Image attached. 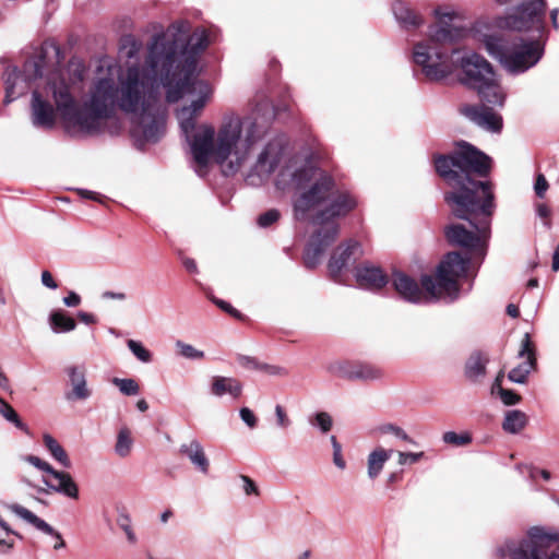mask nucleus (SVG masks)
Returning a JSON list of instances; mask_svg holds the SVG:
<instances>
[{"label": "nucleus", "mask_w": 559, "mask_h": 559, "mask_svg": "<svg viewBox=\"0 0 559 559\" xmlns=\"http://www.w3.org/2000/svg\"><path fill=\"white\" fill-rule=\"evenodd\" d=\"M209 44L206 29L191 32L186 20L171 23L163 34L154 36L143 61L134 59L141 44L129 38L124 62L109 58L98 61L82 106L76 103L73 90L84 81L86 68L80 59H71L64 69L50 74V95L56 110L68 128L81 132L97 130L102 119L121 111L130 117L136 141L154 143L165 133L162 90L168 103H176L185 95L193 96L190 105L177 111V118L198 175L203 176L213 160L225 176H234L261 145L246 178L251 185H260L277 171L278 189L299 191L293 203L295 219L318 226L304 255L306 265L314 267L337 237L336 218L352 212L357 201L349 192L337 189L333 177L312 158L286 157L285 135H270V118L265 114L271 116V112L266 103L246 116H224L216 130L206 123L195 127L197 117L213 96L211 84L191 79L198 58Z\"/></svg>", "instance_id": "nucleus-1"}, {"label": "nucleus", "mask_w": 559, "mask_h": 559, "mask_svg": "<svg viewBox=\"0 0 559 559\" xmlns=\"http://www.w3.org/2000/svg\"><path fill=\"white\" fill-rule=\"evenodd\" d=\"M480 197L474 198L473 191L464 193H447L445 201L453 214L468 222L472 229L462 224H453L445 228L447 240L464 249L469 258L478 260V265L487 254L490 238L491 215L493 213V193L490 183H479Z\"/></svg>", "instance_id": "nucleus-2"}, {"label": "nucleus", "mask_w": 559, "mask_h": 559, "mask_svg": "<svg viewBox=\"0 0 559 559\" xmlns=\"http://www.w3.org/2000/svg\"><path fill=\"white\" fill-rule=\"evenodd\" d=\"M435 14L438 23L429 27L427 37L414 45L412 58L426 78L440 80L456 71L457 49L450 46L462 37L463 29L448 23L456 16L453 11L438 9Z\"/></svg>", "instance_id": "nucleus-3"}, {"label": "nucleus", "mask_w": 559, "mask_h": 559, "mask_svg": "<svg viewBox=\"0 0 559 559\" xmlns=\"http://www.w3.org/2000/svg\"><path fill=\"white\" fill-rule=\"evenodd\" d=\"M437 173L453 188H459L454 193L473 191L474 198L480 197L479 183L471 179L468 173L478 176H487L490 171L491 159L483 152L468 143L459 144V151L452 156L440 155L435 159Z\"/></svg>", "instance_id": "nucleus-4"}, {"label": "nucleus", "mask_w": 559, "mask_h": 559, "mask_svg": "<svg viewBox=\"0 0 559 559\" xmlns=\"http://www.w3.org/2000/svg\"><path fill=\"white\" fill-rule=\"evenodd\" d=\"M456 70L461 69V81L477 91L480 99L497 107H503L507 93L499 84L491 64L480 55L457 49L454 57Z\"/></svg>", "instance_id": "nucleus-5"}, {"label": "nucleus", "mask_w": 559, "mask_h": 559, "mask_svg": "<svg viewBox=\"0 0 559 559\" xmlns=\"http://www.w3.org/2000/svg\"><path fill=\"white\" fill-rule=\"evenodd\" d=\"M487 52L512 74H520L533 68L543 57L544 48L537 40L514 38L512 40L496 35L483 39Z\"/></svg>", "instance_id": "nucleus-6"}, {"label": "nucleus", "mask_w": 559, "mask_h": 559, "mask_svg": "<svg viewBox=\"0 0 559 559\" xmlns=\"http://www.w3.org/2000/svg\"><path fill=\"white\" fill-rule=\"evenodd\" d=\"M478 260L463 258L459 252H449L438 265L436 276L421 277V286L430 295V299L448 298L453 301L460 294V280L467 276Z\"/></svg>", "instance_id": "nucleus-7"}, {"label": "nucleus", "mask_w": 559, "mask_h": 559, "mask_svg": "<svg viewBox=\"0 0 559 559\" xmlns=\"http://www.w3.org/2000/svg\"><path fill=\"white\" fill-rule=\"evenodd\" d=\"M500 557L512 559H559V534L542 527H532L527 538L508 540L498 548Z\"/></svg>", "instance_id": "nucleus-8"}, {"label": "nucleus", "mask_w": 559, "mask_h": 559, "mask_svg": "<svg viewBox=\"0 0 559 559\" xmlns=\"http://www.w3.org/2000/svg\"><path fill=\"white\" fill-rule=\"evenodd\" d=\"M545 11V0H531L522 3L515 14L500 19L498 26L520 32H540L544 28Z\"/></svg>", "instance_id": "nucleus-9"}, {"label": "nucleus", "mask_w": 559, "mask_h": 559, "mask_svg": "<svg viewBox=\"0 0 559 559\" xmlns=\"http://www.w3.org/2000/svg\"><path fill=\"white\" fill-rule=\"evenodd\" d=\"M43 59L28 60L25 62L23 72L20 73L15 68L5 70V97L4 102L11 103L21 95H24L32 86V82L43 75Z\"/></svg>", "instance_id": "nucleus-10"}, {"label": "nucleus", "mask_w": 559, "mask_h": 559, "mask_svg": "<svg viewBox=\"0 0 559 559\" xmlns=\"http://www.w3.org/2000/svg\"><path fill=\"white\" fill-rule=\"evenodd\" d=\"M329 371L347 380L374 381L383 377L381 368L367 362H337L329 366Z\"/></svg>", "instance_id": "nucleus-11"}, {"label": "nucleus", "mask_w": 559, "mask_h": 559, "mask_svg": "<svg viewBox=\"0 0 559 559\" xmlns=\"http://www.w3.org/2000/svg\"><path fill=\"white\" fill-rule=\"evenodd\" d=\"M460 110L462 115L485 130L500 132L502 129V117L490 107L465 105Z\"/></svg>", "instance_id": "nucleus-12"}, {"label": "nucleus", "mask_w": 559, "mask_h": 559, "mask_svg": "<svg viewBox=\"0 0 559 559\" xmlns=\"http://www.w3.org/2000/svg\"><path fill=\"white\" fill-rule=\"evenodd\" d=\"M391 281L400 297L408 302L421 304L436 300L430 299L428 292L424 287L421 289L416 281L405 273L394 272Z\"/></svg>", "instance_id": "nucleus-13"}, {"label": "nucleus", "mask_w": 559, "mask_h": 559, "mask_svg": "<svg viewBox=\"0 0 559 559\" xmlns=\"http://www.w3.org/2000/svg\"><path fill=\"white\" fill-rule=\"evenodd\" d=\"M519 358H523L524 361L519 366L514 367L509 372V379L515 383H524L527 379L528 373L535 368L536 357L535 350L531 341L530 335L526 333L521 342V348L518 354Z\"/></svg>", "instance_id": "nucleus-14"}, {"label": "nucleus", "mask_w": 559, "mask_h": 559, "mask_svg": "<svg viewBox=\"0 0 559 559\" xmlns=\"http://www.w3.org/2000/svg\"><path fill=\"white\" fill-rule=\"evenodd\" d=\"M71 391L66 394L68 401H85L92 395L87 386L86 371L83 366L71 365L66 368Z\"/></svg>", "instance_id": "nucleus-15"}, {"label": "nucleus", "mask_w": 559, "mask_h": 559, "mask_svg": "<svg viewBox=\"0 0 559 559\" xmlns=\"http://www.w3.org/2000/svg\"><path fill=\"white\" fill-rule=\"evenodd\" d=\"M8 509L14 513L16 516L21 518L28 524L36 527L38 531L43 532L44 534L51 535L57 539V543L55 544V549H61L66 546L64 540L62 539V536L59 532H57L51 525H49L44 520L39 519L36 514H34L28 509L24 508L21 504L12 503L8 506Z\"/></svg>", "instance_id": "nucleus-16"}, {"label": "nucleus", "mask_w": 559, "mask_h": 559, "mask_svg": "<svg viewBox=\"0 0 559 559\" xmlns=\"http://www.w3.org/2000/svg\"><path fill=\"white\" fill-rule=\"evenodd\" d=\"M362 254L364 251L360 243L355 240H350L345 246L338 247L329 262L331 274L335 277L347 263L352 260L355 261Z\"/></svg>", "instance_id": "nucleus-17"}, {"label": "nucleus", "mask_w": 559, "mask_h": 559, "mask_svg": "<svg viewBox=\"0 0 559 559\" xmlns=\"http://www.w3.org/2000/svg\"><path fill=\"white\" fill-rule=\"evenodd\" d=\"M355 277L360 287L371 290L380 289L388 283L382 270L368 263L356 267Z\"/></svg>", "instance_id": "nucleus-18"}, {"label": "nucleus", "mask_w": 559, "mask_h": 559, "mask_svg": "<svg viewBox=\"0 0 559 559\" xmlns=\"http://www.w3.org/2000/svg\"><path fill=\"white\" fill-rule=\"evenodd\" d=\"M32 117L34 126L45 129L52 128L56 121L52 106L43 100L36 90L33 92Z\"/></svg>", "instance_id": "nucleus-19"}, {"label": "nucleus", "mask_w": 559, "mask_h": 559, "mask_svg": "<svg viewBox=\"0 0 559 559\" xmlns=\"http://www.w3.org/2000/svg\"><path fill=\"white\" fill-rule=\"evenodd\" d=\"M50 476L56 483H51L47 477L43 478V483L52 491L71 499L79 498V487L69 473L55 469Z\"/></svg>", "instance_id": "nucleus-20"}, {"label": "nucleus", "mask_w": 559, "mask_h": 559, "mask_svg": "<svg viewBox=\"0 0 559 559\" xmlns=\"http://www.w3.org/2000/svg\"><path fill=\"white\" fill-rule=\"evenodd\" d=\"M211 393L217 397L227 394L236 400L242 393V384L235 378L215 376L211 382Z\"/></svg>", "instance_id": "nucleus-21"}, {"label": "nucleus", "mask_w": 559, "mask_h": 559, "mask_svg": "<svg viewBox=\"0 0 559 559\" xmlns=\"http://www.w3.org/2000/svg\"><path fill=\"white\" fill-rule=\"evenodd\" d=\"M179 452L186 455L200 472L204 474L207 473L210 463L202 444L197 439L191 440L189 443L181 444Z\"/></svg>", "instance_id": "nucleus-22"}, {"label": "nucleus", "mask_w": 559, "mask_h": 559, "mask_svg": "<svg viewBox=\"0 0 559 559\" xmlns=\"http://www.w3.org/2000/svg\"><path fill=\"white\" fill-rule=\"evenodd\" d=\"M393 13L397 22L404 27H417L423 22L421 17L403 1H396L393 4Z\"/></svg>", "instance_id": "nucleus-23"}, {"label": "nucleus", "mask_w": 559, "mask_h": 559, "mask_svg": "<svg viewBox=\"0 0 559 559\" xmlns=\"http://www.w3.org/2000/svg\"><path fill=\"white\" fill-rule=\"evenodd\" d=\"M49 326L55 333L71 332L76 328V322L62 310L51 311L48 317Z\"/></svg>", "instance_id": "nucleus-24"}, {"label": "nucleus", "mask_w": 559, "mask_h": 559, "mask_svg": "<svg viewBox=\"0 0 559 559\" xmlns=\"http://www.w3.org/2000/svg\"><path fill=\"white\" fill-rule=\"evenodd\" d=\"M392 451L382 448L373 450L368 456V476L374 479L381 473L385 462L391 457Z\"/></svg>", "instance_id": "nucleus-25"}, {"label": "nucleus", "mask_w": 559, "mask_h": 559, "mask_svg": "<svg viewBox=\"0 0 559 559\" xmlns=\"http://www.w3.org/2000/svg\"><path fill=\"white\" fill-rule=\"evenodd\" d=\"M43 442L52 459H55L63 467L69 468L71 466V461L66 450L51 435L45 433L43 436Z\"/></svg>", "instance_id": "nucleus-26"}, {"label": "nucleus", "mask_w": 559, "mask_h": 559, "mask_svg": "<svg viewBox=\"0 0 559 559\" xmlns=\"http://www.w3.org/2000/svg\"><path fill=\"white\" fill-rule=\"evenodd\" d=\"M527 425V416L519 409L509 411L506 413L502 428L509 433H519Z\"/></svg>", "instance_id": "nucleus-27"}, {"label": "nucleus", "mask_w": 559, "mask_h": 559, "mask_svg": "<svg viewBox=\"0 0 559 559\" xmlns=\"http://www.w3.org/2000/svg\"><path fill=\"white\" fill-rule=\"evenodd\" d=\"M487 359L480 354H474L466 362V376L471 379H477L485 373Z\"/></svg>", "instance_id": "nucleus-28"}, {"label": "nucleus", "mask_w": 559, "mask_h": 559, "mask_svg": "<svg viewBox=\"0 0 559 559\" xmlns=\"http://www.w3.org/2000/svg\"><path fill=\"white\" fill-rule=\"evenodd\" d=\"M133 445V440L131 438V432L128 428L120 429L117 442L115 445V451L120 457H126L130 454Z\"/></svg>", "instance_id": "nucleus-29"}, {"label": "nucleus", "mask_w": 559, "mask_h": 559, "mask_svg": "<svg viewBox=\"0 0 559 559\" xmlns=\"http://www.w3.org/2000/svg\"><path fill=\"white\" fill-rule=\"evenodd\" d=\"M0 414L10 423H12L16 428L27 431V427L20 419L17 413L13 409V407L8 404L4 400L0 397Z\"/></svg>", "instance_id": "nucleus-30"}, {"label": "nucleus", "mask_w": 559, "mask_h": 559, "mask_svg": "<svg viewBox=\"0 0 559 559\" xmlns=\"http://www.w3.org/2000/svg\"><path fill=\"white\" fill-rule=\"evenodd\" d=\"M176 347L180 356L190 360H201L205 357L203 350L195 348L194 346L187 344L182 341L176 342Z\"/></svg>", "instance_id": "nucleus-31"}, {"label": "nucleus", "mask_w": 559, "mask_h": 559, "mask_svg": "<svg viewBox=\"0 0 559 559\" xmlns=\"http://www.w3.org/2000/svg\"><path fill=\"white\" fill-rule=\"evenodd\" d=\"M442 440L447 444L464 447L472 442V436L469 432L456 433L455 431H447L442 435Z\"/></svg>", "instance_id": "nucleus-32"}, {"label": "nucleus", "mask_w": 559, "mask_h": 559, "mask_svg": "<svg viewBox=\"0 0 559 559\" xmlns=\"http://www.w3.org/2000/svg\"><path fill=\"white\" fill-rule=\"evenodd\" d=\"M127 346L130 352L142 362L147 364L152 360L151 352L139 341L129 340Z\"/></svg>", "instance_id": "nucleus-33"}, {"label": "nucleus", "mask_w": 559, "mask_h": 559, "mask_svg": "<svg viewBox=\"0 0 559 559\" xmlns=\"http://www.w3.org/2000/svg\"><path fill=\"white\" fill-rule=\"evenodd\" d=\"M112 383L120 390L124 395H136L140 391V386L135 380L131 378L121 379L114 378Z\"/></svg>", "instance_id": "nucleus-34"}, {"label": "nucleus", "mask_w": 559, "mask_h": 559, "mask_svg": "<svg viewBox=\"0 0 559 559\" xmlns=\"http://www.w3.org/2000/svg\"><path fill=\"white\" fill-rule=\"evenodd\" d=\"M310 424L318 427L322 433H326L332 429L333 419L329 413L319 412L310 419Z\"/></svg>", "instance_id": "nucleus-35"}, {"label": "nucleus", "mask_w": 559, "mask_h": 559, "mask_svg": "<svg viewBox=\"0 0 559 559\" xmlns=\"http://www.w3.org/2000/svg\"><path fill=\"white\" fill-rule=\"evenodd\" d=\"M248 370H259L262 371L269 376L273 377H286L288 376V370L282 366H269V365H261V366H245Z\"/></svg>", "instance_id": "nucleus-36"}, {"label": "nucleus", "mask_w": 559, "mask_h": 559, "mask_svg": "<svg viewBox=\"0 0 559 559\" xmlns=\"http://www.w3.org/2000/svg\"><path fill=\"white\" fill-rule=\"evenodd\" d=\"M281 217V213L278 210L271 209L258 217V225L262 228H266L276 223Z\"/></svg>", "instance_id": "nucleus-37"}, {"label": "nucleus", "mask_w": 559, "mask_h": 559, "mask_svg": "<svg viewBox=\"0 0 559 559\" xmlns=\"http://www.w3.org/2000/svg\"><path fill=\"white\" fill-rule=\"evenodd\" d=\"M24 461L48 475H51V473L55 471V468L48 462L35 455H26Z\"/></svg>", "instance_id": "nucleus-38"}, {"label": "nucleus", "mask_w": 559, "mask_h": 559, "mask_svg": "<svg viewBox=\"0 0 559 559\" xmlns=\"http://www.w3.org/2000/svg\"><path fill=\"white\" fill-rule=\"evenodd\" d=\"M239 480L241 483V489L246 496H259L260 491L257 484L250 477L240 475Z\"/></svg>", "instance_id": "nucleus-39"}, {"label": "nucleus", "mask_w": 559, "mask_h": 559, "mask_svg": "<svg viewBox=\"0 0 559 559\" xmlns=\"http://www.w3.org/2000/svg\"><path fill=\"white\" fill-rule=\"evenodd\" d=\"M330 440H331L332 448H333V463L340 469H344L346 467V462H345V460L343 459V455H342V447L338 443V441L336 440L335 436H332L330 438Z\"/></svg>", "instance_id": "nucleus-40"}, {"label": "nucleus", "mask_w": 559, "mask_h": 559, "mask_svg": "<svg viewBox=\"0 0 559 559\" xmlns=\"http://www.w3.org/2000/svg\"><path fill=\"white\" fill-rule=\"evenodd\" d=\"M241 420L250 428L254 429L258 425V417L249 407H241L239 409Z\"/></svg>", "instance_id": "nucleus-41"}, {"label": "nucleus", "mask_w": 559, "mask_h": 559, "mask_svg": "<svg viewBox=\"0 0 559 559\" xmlns=\"http://www.w3.org/2000/svg\"><path fill=\"white\" fill-rule=\"evenodd\" d=\"M274 412H275V416H276V425L283 429L289 427L290 419H289L285 408L282 405L277 404V405H275Z\"/></svg>", "instance_id": "nucleus-42"}, {"label": "nucleus", "mask_w": 559, "mask_h": 559, "mask_svg": "<svg viewBox=\"0 0 559 559\" xmlns=\"http://www.w3.org/2000/svg\"><path fill=\"white\" fill-rule=\"evenodd\" d=\"M499 395L504 405H515L521 400V396L515 392L502 388L499 389Z\"/></svg>", "instance_id": "nucleus-43"}, {"label": "nucleus", "mask_w": 559, "mask_h": 559, "mask_svg": "<svg viewBox=\"0 0 559 559\" xmlns=\"http://www.w3.org/2000/svg\"><path fill=\"white\" fill-rule=\"evenodd\" d=\"M119 525L123 530V532L126 533L128 540L131 544H134L136 542V537H135L134 532L131 528L129 516H127V515L121 516V519L119 521Z\"/></svg>", "instance_id": "nucleus-44"}, {"label": "nucleus", "mask_w": 559, "mask_h": 559, "mask_svg": "<svg viewBox=\"0 0 559 559\" xmlns=\"http://www.w3.org/2000/svg\"><path fill=\"white\" fill-rule=\"evenodd\" d=\"M424 453L423 452H418V453H406V452H399V464L401 465H405L407 463H416L417 461H419L421 457H423Z\"/></svg>", "instance_id": "nucleus-45"}, {"label": "nucleus", "mask_w": 559, "mask_h": 559, "mask_svg": "<svg viewBox=\"0 0 559 559\" xmlns=\"http://www.w3.org/2000/svg\"><path fill=\"white\" fill-rule=\"evenodd\" d=\"M548 189V182L545 178L544 175L539 174L537 177H536V181H535V185H534V190H535V193L539 197V198H544L546 191Z\"/></svg>", "instance_id": "nucleus-46"}, {"label": "nucleus", "mask_w": 559, "mask_h": 559, "mask_svg": "<svg viewBox=\"0 0 559 559\" xmlns=\"http://www.w3.org/2000/svg\"><path fill=\"white\" fill-rule=\"evenodd\" d=\"M213 302L216 306H218L223 311L229 313L230 316H233L235 318L240 317V313L238 312V310H236L230 304H228L224 300H221V299H213Z\"/></svg>", "instance_id": "nucleus-47"}, {"label": "nucleus", "mask_w": 559, "mask_h": 559, "mask_svg": "<svg viewBox=\"0 0 559 559\" xmlns=\"http://www.w3.org/2000/svg\"><path fill=\"white\" fill-rule=\"evenodd\" d=\"M41 283L44 286L50 288V289H57L58 284L53 280L51 273L49 271H43L41 272Z\"/></svg>", "instance_id": "nucleus-48"}, {"label": "nucleus", "mask_w": 559, "mask_h": 559, "mask_svg": "<svg viewBox=\"0 0 559 559\" xmlns=\"http://www.w3.org/2000/svg\"><path fill=\"white\" fill-rule=\"evenodd\" d=\"M62 301L67 307H76L81 304V297L75 292H70Z\"/></svg>", "instance_id": "nucleus-49"}, {"label": "nucleus", "mask_w": 559, "mask_h": 559, "mask_svg": "<svg viewBox=\"0 0 559 559\" xmlns=\"http://www.w3.org/2000/svg\"><path fill=\"white\" fill-rule=\"evenodd\" d=\"M382 430H383V432L394 433L396 437H399L403 440H408V436L406 435V432L397 426L388 425V426H384L382 428Z\"/></svg>", "instance_id": "nucleus-50"}, {"label": "nucleus", "mask_w": 559, "mask_h": 559, "mask_svg": "<svg viewBox=\"0 0 559 559\" xmlns=\"http://www.w3.org/2000/svg\"><path fill=\"white\" fill-rule=\"evenodd\" d=\"M78 318L85 324H94L96 322V318L94 314L84 311H80L78 313Z\"/></svg>", "instance_id": "nucleus-51"}, {"label": "nucleus", "mask_w": 559, "mask_h": 559, "mask_svg": "<svg viewBox=\"0 0 559 559\" xmlns=\"http://www.w3.org/2000/svg\"><path fill=\"white\" fill-rule=\"evenodd\" d=\"M102 297L104 299H116V300H124L126 299V294L124 293H115V292H104Z\"/></svg>", "instance_id": "nucleus-52"}, {"label": "nucleus", "mask_w": 559, "mask_h": 559, "mask_svg": "<svg viewBox=\"0 0 559 559\" xmlns=\"http://www.w3.org/2000/svg\"><path fill=\"white\" fill-rule=\"evenodd\" d=\"M239 364L242 368L246 369L245 366H261L254 358L248 357V356H240L238 358Z\"/></svg>", "instance_id": "nucleus-53"}, {"label": "nucleus", "mask_w": 559, "mask_h": 559, "mask_svg": "<svg viewBox=\"0 0 559 559\" xmlns=\"http://www.w3.org/2000/svg\"><path fill=\"white\" fill-rule=\"evenodd\" d=\"M536 213L540 218H548L550 210L546 204L539 203L536 205Z\"/></svg>", "instance_id": "nucleus-54"}, {"label": "nucleus", "mask_w": 559, "mask_h": 559, "mask_svg": "<svg viewBox=\"0 0 559 559\" xmlns=\"http://www.w3.org/2000/svg\"><path fill=\"white\" fill-rule=\"evenodd\" d=\"M182 263H183L186 270L189 271L190 273L198 272V266L193 259L186 258V259H183Z\"/></svg>", "instance_id": "nucleus-55"}, {"label": "nucleus", "mask_w": 559, "mask_h": 559, "mask_svg": "<svg viewBox=\"0 0 559 559\" xmlns=\"http://www.w3.org/2000/svg\"><path fill=\"white\" fill-rule=\"evenodd\" d=\"M551 267H552L554 271H558L559 270V245L555 249V252H554V255H552V265H551Z\"/></svg>", "instance_id": "nucleus-56"}, {"label": "nucleus", "mask_w": 559, "mask_h": 559, "mask_svg": "<svg viewBox=\"0 0 559 559\" xmlns=\"http://www.w3.org/2000/svg\"><path fill=\"white\" fill-rule=\"evenodd\" d=\"M13 547V542L0 539V552H8Z\"/></svg>", "instance_id": "nucleus-57"}, {"label": "nucleus", "mask_w": 559, "mask_h": 559, "mask_svg": "<svg viewBox=\"0 0 559 559\" xmlns=\"http://www.w3.org/2000/svg\"><path fill=\"white\" fill-rule=\"evenodd\" d=\"M507 313H508L510 317H512V318H516V317H519V309H518V307H516L515 305L510 304V305H508V307H507Z\"/></svg>", "instance_id": "nucleus-58"}, {"label": "nucleus", "mask_w": 559, "mask_h": 559, "mask_svg": "<svg viewBox=\"0 0 559 559\" xmlns=\"http://www.w3.org/2000/svg\"><path fill=\"white\" fill-rule=\"evenodd\" d=\"M558 13H559V10L558 9H554L551 10L550 12V19H551V23H552V26L558 29L559 28V25H558Z\"/></svg>", "instance_id": "nucleus-59"}, {"label": "nucleus", "mask_w": 559, "mask_h": 559, "mask_svg": "<svg viewBox=\"0 0 559 559\" xmlns=\"http://www.w3.org/2000/svg\"><path fill=\"white\" fill-rule=\"evenodd\" d=\"M0 386L7 389L9 386L8 377L0 370Z\"/></svg>", "instance_id": "nucleus-60"}, {"label": "nucleus", "mask_w": 559, "mask_h": 559, "mask_svg": "<svg viewBox=\"0 0 559 559\" xmlns=\"http://www.w3.org/2000/svg\"><path fill=\"white\" fill-rule=\"evenodd\" d=\"M136 407L140 412H146L148 408V404L145 400H139L136 403Z\"/></svg>", "instance_id": "nucleus-61"}, {"label": "nucleus", "mask_w": 559, "mask_h": 559, "mask_svg": "<svg viewBox=\"0 0 559 559\" xmlns=\"http://www.w3.org/2000/svg\"><path fill=\"white\" fill-rule=\"evenodd\" d=\"M0 527L2 530H4L7 533H14L10 526L8 525V523L5 521H3L1 518H0Z\"/></svg>", "instance_id": "nucleus-62"}, {"label": "nucleus", "mask_w": 559, "mask_h": 559, "mask_svg": "<svg viewBox=\"0 0 559 559\" xmlns=\"http://www.w3.org/2000/svg\"><path fill=\"white\" fill-rule=\"evenodd\" d=\"M82 195L87 199H96L95 192L84 190L82 191Z\"/></svg>", "instance_id": "nucleus-63"}, {"label": "nucleus", "mask_w": 559, "mask_h": 559, "mask_svg": "<svg viewBox=\"0 0 559 559\" xmlns=\"http://www.w3.org/2000/svg\"><path fill=\"white\" fill-rule=\"evenodd\" d=\"M170 515H171V512H170V511H165V512L162 514V516H160L162 522H164V523H165V522H167Z\"/></svg>", "instance_id": "nucleus-64"}]
</instances>
